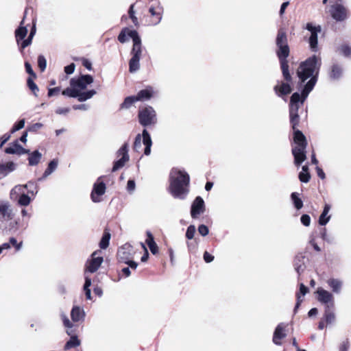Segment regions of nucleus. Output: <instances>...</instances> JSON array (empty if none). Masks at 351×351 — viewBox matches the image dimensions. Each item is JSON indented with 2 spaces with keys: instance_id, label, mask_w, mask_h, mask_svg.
I'll return each instance as SVG.
<instances>
[{
  "instance_id": "obj_1",
  "label": "nucleus",
  "mask_w": 351,
  "mask_h": 351,
  "mask_svg": "<svg viewBox=\"0 0 351 351\" xmlns=\"http://www.w3.org/2000/svg\"><path fill=\"white\" fill-rule=\"evenodd\" d=\"M321 65V58L313 55L302 62L297 70V75L301 83L310 78L304 86L301 95L298 93H294L291 97L290 101V120L294 131L293 141L295 144L292 149V154L294 156V163L298 166L306 158V147L307 145L304 135L301 131L296 130V125L299 122L298 111L300 105L303 104L310 92L313 89L317 81Z\"/></svg>"
},
{
  "instance_id": "obj_2",
  "label": "nucleus",
  "mask_w": 351,
  "mask_h": 351,
  "mask_svg": "<svg viewBox=\"0 0 351 351\" xmlns=\"http://www.w3.org/2000/svg\"><path fill=\"white\" fill-rule=\"evenodd\" d=\"M169 192L175 197L184 199L189 193L190 178L184 170L173 168L170 173Z\"/></svg>"
},
{
  "instance_id": "obj_3",
  "label": "nucleus",
  "mask_w": 351,
  "mask_h": 351,
  "mask_svg": "<svg viewBox=\"0 0 351 351\" xmlns=\"http://www.w3.org/2000/svg\"><path fill=\"white\" fill-rule=\"evenodd\" d=\"M276 45L278 47L277 54L280 61L283 76L287 81L289 82L291 80V77L289 72V65L286 60L289 54V48L287 44L286 33L282 29L278 31Z\"/></svg>"
},
{
  "instance_id": "obj_4",
  "label": "nucleus",
  "mask_w": 351,
  "mask_h": 351,
  "mask_svg": "<svg viewBox=\"0 0 351 351\" xmlns=\"http://www.w3.org/2000/svg\"><path fill=\"white\" fill-rule=\"evenodd\" d=\"M101 252L99 250L94 252L91 254L90 258L88 259L85 265V283L84 285V291L87 300L91 299L90 289L91 279L86 276L87 272L95 273L100 267L104 262V258L101 256H97Z\"/></svg>"
},
{
  "instance_id": "obj_5",
  "label": "nucleus",
  "mask_w": 351,
  "mask_h": 351,
  "mask_svg": "<svg viewBox=\"0 0 351 351\" xmlns=\"http://www.w3.org/2000/svg\"><path fill=\"white\" fill-rule=\"evenodd\" d=\"M62 95L70 97L77 98V100L80 102L85 101L92 98L97 92L95 90H90L88 91H80L75 86H71L66 88L62 91Z\"/></svg>"
},
{
  "instance_id": "obj_6",
  "label": "nucleus",
  "mask_w": 351,
  "mask_h": 351,
  "mask_svg": "<svg viewBox=\"0 0 351 351\" xmlns=\"http://www.w3.org/2000/svg\"><path fill=\"white\" fill-rule=\"evenodd\" d=\"M142 141L143 143L145 146L144 154L146 156H149L151 153V147L152 145V141L149 134L146 130H143L142 135H136L134 143V149L135 151L138 152L141 149Z\"/></svg>"
},
{
  "instance_id": "obj_7",
  "label": "nucleus",
  "mask_w": 351,
  "mask_h": 351,
  "mask_svg": "<svg viewBox=\"0 0 351 351\" xmlns=\"http://www.w3.org/2000/svg\"><path fill=\"white\" fill-rule=\"evenodd\" d=\"M319 302L324 305V308H333L335 306V298L333 293L322 287H318L315 292Z\"/></svg>"
},
{
  "instance_id": "obj_8",
  "label": "nucleus",
  "mask_w": 351,
  "mask_h": 351,
  "mask_svg": "<svg viewBox=\"0 0 351 351\" xmlns=\"http://www.w3.org/2000/svg\"><path fill=\"white\" fill-rule=\"evenodd\" d=\"M156 112L151 106H147L139 110L138 119L142 125L146 126L156 123Z\"/></svg>"
},
{
  "instance_id": "obj_9",
  "label": "nucleus",
  "mask_w": 351,
  "mask_h": 351,
  "mask_svg": "<svg viewBox=\"0 0 351 351\" xmlns=\"http://www.w3.org/2000/svg\"><path fill=\"white\" fill-rule=\"evenodd\" d=\"M128 143H124L121 147L117 152V157H121L118 160L114 162L112 167V171H116L122 168L125 164L129 160L130 156L128 154Z\"/></svg>"
},
{
  "instance_id": "obj_10",
  "label": "nucleus",
  "mask_w": 351,
  "mask_h": 351,
  "mask_svg": "<svg viewBox=\"0 0 351 351\" xmlns=\"http://www.w3.org/2000/svg\"><path fill=\"white\" fill-rule=\"evenodd\" d=\"M106 184L99 178L93 185V191L90 194L91 199L93 202L97 203L101 201V196L106 193Z\"/></svg>"
},
{
  "instance_id": "obj_11",
  "label": "nucleus",
  "mask_w": 351,
  "mask_h": 351,
  "mask_svg": "<svg viewBox=\"0 0 351 351\" xmlns=\"http://www.w3.org/2000/svg\"><path fill=\"white\" fill-rule=\"evenodd\" d=\"M306 29L310 32L311 35L308 38L310 48L313 51L317 50V34L321 32V27L319 25L315 26L312 23H308L306 25Z\"/></svg>"
},
{
  "instance_id": "obj_12",
  "label": "nucleus",
  "mask_w": 351,
  "mask_h": 351,
  "mask_svg": "<svg viewBox=\"0 0 351 351\" xmlns=\"http://www.w3.org/2000/svg\"><path fill=\"white\" fill-rule=\"evenodd\" d=\"M93 77L90 75H83L78 78H72L70 80V86H75L80 91L86 89L87 86L93 82Z\"/></svg>"
},
{
  "instance_id": "obj_13",
  "label": "nucleus",
  "mask_w": 351,
  "mask_h": 351,
  "mask_svg": "<svg viewBox=\"0 0 351 351\" xmlns=\"http://www.w3.org/2000/svg\"><path fill=\"white\" fill-rule=\"evenodd\" d=\"M330 13L333 19L337 21H342L347 18V10L341 4L336 3L330 9Z\"/></svg>"
},
{
  "instance_id": "obj_14",
  "label": "nucleus",
  "mask_w": 351,
  "mask_h": 351,
  "mask_svg": "<svg viewBox=\"0 0 351 351\" xmlns=\"http://www.w3.org/2000/svg\"><path fill=\"white\" fill-rule=\"evenodd\" d=\"M206 210L205 204L203 199L198 196L193 202L191 209V215L193 219L197 218L201 214H203Z\"/></svg>"
},
{
  "instance_id": "obj_15",
  "label": "nucleus",
  "mask_w": 351,
  "mask_h": 351,
  "mask_svg": "<svg viewBox=\"0 0 351 351\" xmlns=\"http://www.w3.org/2000/svg\"><path fill=\"white\" fill-rule=\"evenodd\" d=\"M128 36L133 40V47L131 51L132 56L141 57L142 53L141 40L136 31L128 32Z\"/></svg>"
},
{
  "instance_id": "obj_16",
  "label": "nucleus",
  "mask_w": 351,
  "mask_h": 351,
  "mask_svg": "<svg viewBox=\"0 0 351 351\" xmlns=\"http://www.w3.org/2000/svg\"><path fill=\"white\" fill-rule=\"evenodd\" d=\"M133 254L134 250L132 246L126 243L119 249L117 257L121 262H128V260L132 259Z\"/></svg>"
},
{
  "instance_id": "obj_17",
  "label": "nucleus",
  "mask_w": 351,
  "mask_h": 351,
  "mask_svg": "<svg viewBox=\"0 0 351 351\" xmlns=\"http://www.w3.org/2000/svg\"><path fill=\"white\" fill-rule=\"evenodd\" d=\"M12 211L8 202H0V220L8 221L12 218Z\"/></svg>"
},
{
  "instance_id": "obj_18",
  "label": "nucleus",
  "mask_w": 351,
  "mask_h": 351,
  "mask_svg": "<svg viewBox=\"0 0 351 351\" xmlns=\"http://www.w3.org/2000/svg\"><path fill=\"white\" fill-rule=\"evenodd\" d=\"M328 286L332 290V293L339 294L343 286V282L339 278H330L326 280Z\"/></svg>"
},
{
  "instance_id": "obj_19",
  "label": "nucleus",
  "mask_w": 351,
  "mask_h": 351,
  "mask_svg": "<svg viewBox=\"0 0 351 351\" xmlns=\"http://www.w3.org/2000/svg\"><path fill=\"white\" fill-rule=\"evenodd\" d=\"M285 328L283 324H278L276 328L273 337V342L276 345H281V340L286 337Z\"/></svg>"
},
{
  "instance_id": "obj_20",
  "label": "nucleus",
  "mask_w": 351,
  "mask_h": 351,
  "mask_svg": "<svg viewBox=\"0 0 351 351\" xmlns=\"http://www.w3.org/2000/svg\"><path fill=\"white\" fill-rule=\"evenodd\" d=\"M5 153L9 154L23 155L29 153L28 149H24L18 142H15L5 149Z\"/></svg>"
},
{
  "instance_id": "obj_21",
  "label": "nucleus",
  "mask_w": 351,
  "mask_h": 351,
  "mask_svg": "<svg viewBox=\"0 0 351 351\" xmlns=\"http://www.w3.org/2000/svg\"><path fill=\"white\" fill-rule=\"evenodd\" d=\"M30 183L24 185H17L14 186L10 192V197L12 199L16 200L21 195H23L25 193V189L29 186Z\"/></svg>"
},
{
  "instance_id": "obj_22",
  "label": "nucleus",
  "mask_w": 351,
  "mask_h": 351,
  "mask_svg": "<svg viewBox=\"0 0 351 351\" xmlns=\"http://www.w3.org/2000/svg\"><path fill=\"white\" fill-rule=\"evenodd\" d=\"M71 319L73 322H79L82 320L85 316V313L79 306H74L71 312Z\"/></svg>"
},
{
  "instance_id": "obj_23",
  "label": "nucleus",
  "mask_w": 351,
  "mask_h": 351,
  "mask_svg": "<svg viewBox=\"0 0 351 351\" xmlns=\"http://www.w3.org/2000/svg\"><path fill=\"white\" fill-rule=\"evenodd\" d=\"M274 90L278 96L286 95L291 92V88L287 83H282L280 85H276Z\"/></svg>"
},
{
  "instance_id": "obj_24",
  "label": "nucleus",
  "mask_w": 351,
  "mask_h": 351,
  "mask_svg": "<svg viewBox=\"0 0 351 351\" xmlns=\"http://www.w3.org/2000/svg\"><path fill=\"white\" fill-rule=\"evenodd\" d=\"M330 210V206L329 204H325L324 210L321 214L319 219V223L321 226L326 225L330 220V216L328 215V213Z\"/></svg>"
},
{
  "instance_id": "obj_25",
  "label": "nucleus",
  "mask_w": 351,
  "mask_h": 351,
  "mask_svg": "<svg viewBox=\"0 0 351 351\" xmlns=\"http://www.w3.org/2000/svg\"><path fill=\"white\" fill-rule=\"evenodd\" d=\"M147 239L146 240V243L148 245L151 252L154 254H157L158 248L157 244L154 241V237L150 232H147Z\"/></svg>"
},
{
  "instance_id": "obj_26",
  "label": "nucleus",
  "mask_w": 351,
  "mask_h": 351,
  "mask_svg": "<svg viewBox=\"0 0 351 351\" xmlns=\"http://www.w3.org/2000/svg\"><path fill=\"white\" fill-rule=\"evenodd\" d=\"M23 20L21 23V26L15 32L16 40L18 44H19L21 40H24L23 39L27 34V29L23 26Z\"/></svg>"
},
{
  "instance_id": "obj_27",
  "label": "nucleus",
  "mask_w": 351,
  "mask_h": 351,
  "mask_svg": "<svg viewBox=\"0 0 351 351\" xmlns=\"http://www.w3.org/2000/svg\"><path fill=\"white\" fill-rule=\"evenodd\" d=\"M154 94V90L152 87H148L146 89L141 90L136 96L138 101L149 99Z\"/></svg>"
},
{
  "instance_id": "obj_28",
  "label": "nucleus",
  "mask_w": 351,
  "mask_h": 351,
  "mask_svg": "<svg viewBox=\"0 0 351 351\" xmlns=\"http://www.w3.org/2000/svg\"><path fill=\"white\" fill-rule=\"evenodd\" d=\"M332 308H324V315L323 319L325 321L326 325L332 324L335 321V315L331 311Z\"/></svg>"
},
{
  "instance_id": "obj_29",
  "label": "nucleus",
  "mask_w": 351,
  "mask_h": 351,
  "mask_svg": "<svg viewBox=\"0 0 351 351\" xmlns=\"http://www.w3.org/2000/svg\"><path fill=\"white\" fill-rule=\"evenodd\" d=\"M42 158V154L38 151H34L29 154L28 158L29 165L31 166L36 165Z\"/></svg>"
},
{
  "instance_id": "obj_30",
  "label": "nucleus",
  "mask_w": 351,
  "mask_h": 351,
  "mask_svg": "<svg viewBox=\"0 0 351 351\" xmlns=\"http://www.w3.org/2000/svg\"><path fill=\"white\" fill-rule=\"evenodd\" d=\"M15 165L12 162L6 164L0 165V173L3 176H5L9 172L14 170Z\"/></svg>"
},
{
  "instance_id": "obj_31",
  "label": "nucleus",
  "mask_w": 351,
  "mask_h": 351,
  "mask_svg": "<svg viewBox=\"0 0 351 351\" xmlns=\"http://www.w3.org/2000/svg\"><path fill=\"white\" fill-rule=\"evenodd\" d=\"M36 34V25L34 24L28 38L22 41L21 49L23 50L32 43V38Z\"/></svg>"
},
{
  "instance_id": "obj_32",
  "label": "nucleus",
  "mask_w": 351,
  "mask_h": 351,
  "mask_svg": "<svg viewBox=\"0 0 351 351\" xmlns=\"http://www.w3.org/2000/svg\"><path fill=\"white\" fill-rule=\"evenodd\" d=\"M141 57L132 56L129 62L130 71L131 73L136 71L139 69V61Z\"/></svg>"
},
{
  "instance_id": "obj_33",
  "label": "nucleus",
  "mask_w": 351,
  "mask_h": 351,
  "mask_svg": "<svg viewBox=\"0 0 351 351\" xmlns=\"http://www.w3.org/2000/svg\"><path fill=\"white\" fill-rule=\"evenodd\" d=\"M342 74V69L340 66L335 64L332 66L331 72L330 73V78L333 80L339 79Z\"/></svg>"
},
{
  "instance_id": "obj_34",
  "label": "nucleus",
  "mask_w": 351,
  "mask_h": 351,
  "mask_svg": "<svg viewBox=\"0 0 351 351\" xmlns=\"http://www.w3.org/2000/svg\"><path fill=\"white\" fill-rule=\"evenodd\" d=\"M136 101H138V99L136 96H130L125 99L124 101L121 105V109L130 108Z\"/></svg>"
},
{
  "instance_id": "obj_35",
  "label": "nucleus",
  "mask_w": 351,
  "mask_h": 351,
  "mask_svg": "<svg viewBox=\"0 0 351 351\" xmlns=\"http://www.w3.org/2000/svg\"><path fill=\"white\" fill-rule=\"evenodd\" d=\"M58 160L56 159L51 160L49 163L48 167L47 168V169L45 170V171L43 174V177L46 178L48 176H49L51 173H52L56 169V168L58 167Z\"/></svg>"
},
{
  "instance_id": "obj_36",
  "label": "nucleus",
  "mask_w": 351,
  "mask_h": 351,
  "mask_svg": "<svg viewBox=\"0 0 351 351\" xmlns=\"http://www.w3.org/2000/svg\"><path fill=\"white\" fill-rule=\"evenodd\" d=\"M149 12L152 14V16L156 17L155 19H154L152 21V25H156L159 24L160 23V21H161V19H162V14H161V13L156 12L155 9L153 7H151L149 8Z\"/></svg>"
},
{
  "instance_id": "obj_37",
  "label": "nucleus",
  "mask_w": 351,
  "mask_h": 351,
  "mask_svg": "<svg viewBox=\"0 0 351 351\" xmlns=\"http://www.w3.org/2000/svg\"><path fill=\"white\" fill-rule=\"evenodd\" d=\"M308 292V288L304 286L303 284H301L300 286V293L297 295V304L295 306V308H298L300 303L302 302V299H301V296L300 294H302V296L306 294Z\"/></svg>"
},
{
  "instance_id": "obj_38",
  "label": "nucleus",
  "mask_w": 351,
  "mask_h": 351,
  "mask_svg": "<svg viewBox=\"0 0 351 351\" xmlns=\"http://www.w3.org/2000/svg\"><path fill=\"white\" fill-rule=\"evenodd\" d=\"M80 344V341L76 337H71L69 341H68L65 345L66 349H70L78 346Z\"/></svg>"
},
{
  "instance_id": "obj_39",
  "label": "nucleus",
  "mask_w": 351,
  "mask_h": 351,
  "mask_svg": "<svg viewBox=\"0 0 351 351\" xmlns=\"http://www.w3.org/2000/svg\"><path fill=\"white\" fill-rule=\"evenodd\" d=\"M110 239V234L109 233H105L101 238L99 243V246L101 249H106L108 245Z\"/></svg>"
},
{
  "instance_id": "obj_40",
  "label": "nucleus",
  "mask_w": 351,
  "mask_h": 351,
  "mask_svg": "<svg viewBox=\"0 0 351 351\" xmlns=\"http://www.w3.org/2000/svg\"><path fill=\"white\" fill-rule=\"evenodd\" d=\"M291 199L293 202L294 206L297 209H300L303 206V202L300 197H298L296 193L291 194Z\"/></svg>"
},
{
  "instance_id": "obj_41",
  "label": "nucleus",
  "mask_w": 351,
  "mask_h": 351,
  "mask_svg": "<svg viewBox=\"0 0 351 351\" xmlns=\"http://www.w3.org/2000/svg\"><path fill=\"white\" fill-rule=\"evenodd\" d=\"M134 30H131L128 28H125L121 31L120 34L118 36V40L120 43H124L127 40V36H128V32H134Z\"/></svg>"
},
{
  "instance_id": "obj_42",
  "label": "nucleus",
  "mask_w": 351,
  "mask_h": 351,
  "mask_svg": "<svg viewBox=\"0 0 351 351\" xmlns=\"http://www.w3.org/2000/svg\"><path fill=\"white\" fill-rule=\"evenodd\" d=\"M30 202V197L25 195V193L18 198V202L21 206H27L29 204Z\"/></svg>"
},
{
  "instance_id": "obj_43",
  "label": "nucleus",
  "mask_w": 351,
  "mask_h": 351,
  "mask_svg": "<svg viewBox=\"0 0 351 351\" xmlns=\"http://www.w3.org/2000/svg\"><path fill=\"white\" fill-rule=\"evenodd\" d=\"M340 53L345 57H351V47L348 45H342L339 49Z\"/></svg>"
},
{
  "instance_id": "obj_44",
  "label": "nucleus",
  "mask_w": 351,
  "mask_h": 351,
  "mask_svg": "<svg viewBox=\"0 0 351 351\" xmlns=\"http://www.w3.org/2000/svg\"><path fill=\"white\" fill-rule=\"evenodd\" d=\"M38 65L42 71H45L47 66V60L43 56H39L38 58Z\"/></svg>"
},
{
  "instance_id": "obj_45",
  "label": "nucleus",
  "mask_w": 351,
  "mask_h": 351,
  "mask_svg": "<svg viewBox=\"0 0 351 351\" xmlns=\"http://www.w3.org/2000/svg\"><path fill=\"white\" fill-rule=\"evenodd\" d=\"M195 233V227L193 225H191L187 228L186 237L188 239H192L194 237Z\"/></svg>"
},
{
  "instance_id": "obj_46",
  "label": "nucleus",
  "mask_w": 351,
  "mask_h": 351,
  "mask_svg": "<svg viewBox=\"0 0 351 351\" xmlns=\"http://www.w3.org/2000/svg\"><path fill=\"white\" fill-rule=\"evenodd\" d=\"M27 84L29 89L34 93V94L37 95L36 93L38 91V88L31 78H28Z\"/></svg>"
},
{
  "instance_id": "obj_47",
  "label": "nucleus",
  "mask_w": 351,
  "mask_h": 351,
  "mask_svg": "<svg viewBox=\"0 0 351 351\" xmlns=\"http://www.w3.org/2000/svg\"><path fill=\"white\" fill-rule=\"evenodd\" d=\"M25 119L20 120L17 123H16L13 126V128L11 130V132L14 133V132L23 128L24 125H25Z\"/></svg>"
},
{
  "instance_id": "obj_48",
  "label": "nucleus",
  "mask_w": 351,
  "mask_h": 351,
  "mask_svg": "<svg viewBox=\"0 0 351 351\" xmlns=\"http://www.w3.org/2000/svg\"><path fill=\"white\" fill-rule=\"evenodd\" d=\"M129 15L134 24L137 26L138 25V21L137 17L134 15V5H131L129 10Z\"/></svg>"
},
{
  "instance_id": "obj_49",
  "label": "nucleus",
  "mask_w": 351,
  "mask_h": 351,
  "mask_svg": "<svg viewBox=\"0 0 351 351\" xmlns=\"http://www.w3.org/2000/svg\"><path fill=\"white\" fill-rule=\"evenodd\" d=\"M43 127V124L41 123H36L29 126L27 130L32 132H36Z\"/></svg>"
},
{
  "instance_id": "obj_50",
  "label": "nucleus",
  "mask_w": 351,
  "mask_h": 351,
  "mask_svg": "<svg viewBox=\"0 0 351 351\" xmlns=\"http://www.w3.org/2000/svg\"><path fill=\"white\" fill-rule=\"evenodd\" d=\"M311 176L308 172H300L299 173V179L302 182H308L310 180Z\"/></svg>"
},
{
  "instance_id": "obj_51",
  "label": "nucleus",
  "mask_w": 351,
  "mask_h": 351,
  "mask_svg": "<svg viewBox=\"0 0 351 351\" xmlns=\"http://www.w3.org/2000/svg\"><path fill=\"white\" fill-rule=\"evenodd\" d=\"M70 112L69 107H59L56 110V113L59 115L66 114Z\"/></svg>"
},
{
  "instance_id": "obj_52",
  "label": "nucleus",
  "mask_w": 351,
  "mask_h": 351,
  "mask_svg": "<svg viewBox=\"0 0 351 351\" xmlns=\"http://www.w3.org/2000/svg\"><path fill=\"white\" fill-rule=\"evenodd\" d=\"M198 232L202 236L205 237L209 232L208 228L205 225H200L198 227Z\"/></svg>"
},
{
  "instance_id": "obj_53",
  "label": "nucleus",
  "mask_w": 351,
  "mask_h": 351,
  "mask_svg": "<svg viewBox=\"0 0 351 351\" xmlns=\"http://www.w3.org/2000/svg\"><path fill=\"white\" fill-rule=\"evenodd\" d=\"M61 318L63 321L64 325L66 327H67L69 328H72L73 325H72L71 322L69 321V318L66 317V315L64 313L61 314Z\"/></svg>"
},
{
  "instance_id": "obj_54",
  "label": "nucleus",
  "mask_w": 351,
  "mask_h": 351,
  "mask_svg": "<svg viewBox=\"0 0 351 351\" xmlns=\"http://www.w3.org/2000/svg\"><path fill=\"white\" fill-rule=\"evenodd\" d=\"M302 223L305 226H308L311 223V218L308 215H303L300 218Z\"/></svg>"
},
{
  "instance_id": "obj_55",
  "label": "nucleus",
  "mask_w": 351,
  "mask_h": 351,
  "mask_svg": "<svg viewBox=\"0 0 351 351\" xmlns=\"http://www.w3.org/2000/svg\"><path fill=\"white\" fill-rule=\"evenodd\" d=\"M350 343L348 340L342 341L339 346V351H348Z\"/></svg>"
},
{
  "instance_id": "obj_56",
  "label": "nucleus",
  "mask_w": 351,
  "mask_h": 351,
  "mask_svg": "<svg viewBox=\"0 0 351 351\" xmlns=\"http://www.w3.org/2000/svg\"><path fill=\"white\" fill-rule=\"evenodd\" d=\"M75 69V64L71 63V64L64 67V72L68 75H71L74 72Z\"/></svg>"
},
{
  "instance_id": "obj_57",
  "label": "nucleus",
  "mask_w": 351,
  "mask_h": 351,
  "mask_svg": "<svg viewBox=\"0 0 351 351\" xmlns=\"http://www.w3.org/2000/svg\"><path fill=\"white\" fill-rule=\"evenodd\" d=\"M60 91V87H56V88H49V91H48V96L49 97H53L54 95H58Z\"/></svg>"
},
{
  "instance_id": "obj_58",
  "label": "nucleus",
  "mask_w": 351,
  "mask_h": 351,
  "mask_svg": "<svg viewBox=\"0 0 351 351\" xmlns=\"http://www.w3.org/2000/svg\"><path fill=\"white\" fill-rule=\"evenodd\" d=\"M204 260L206 263H211L214 260V256L208 252L204 253Z\"/></svg>"
},
{
  "instance_id": "obj_59",
  "label": "nucleus",
  "mask_w": 351,
  "mask_h": 351,
  "mask_svg": "<svg viewBox=\"0 0 351 351\" xmlns=\"http://www.w3.org/2000/svg\"><path fill=\"white\" fill-rule=\"evenodd\" d=\"M10 243L16 247V250H19L22 246V242L17 243L16 240L14 238H10Z\"/></svg>"
},
{
  "instance_id": "obj_60",
  "label": "nucleus",
  "mask_w": 351,
  "mask_h": 351,
  "mask_svg": "<svg viewBox=\"0 0 351 351\" xmlns=\"http://www.w3.org/2000/svg\"><path fill=\"white\" fill-rule=\"evenodd\" d=\"M88 108V106L86 104L75 105L73 106V109L80 110H87Z\"/></svg>"
},
{
  "instance_id": "obj_61",
  "label": "nucleus",
  "mask_w": 351,
  "mask_h": 351,
  "mask_svg": "<svg viewBox=\"0 0 351 351\" xmlns=\"http://www.w3.org/2000/svg\"><path fill=\"white\" fill-rule=\"evenodd\" d=\"M135 189V182L134 180H128L127 184V189L128 191L132 192Z\"/></svg>"
},
{
  "instance_id": "obj_62",
  "label": "nucleus",
  "mask_w": 351,
  "mask_h": 351,
  "mask_svg": "<svg viewBox=\"0 0 351 351\" xmlns=\"http://www.w3.org/2000/svg\"><path fill=\"white\" fill-rule=\"evenodd\" d=\"M25 69H26V71L31 75H33L34 77H36V75L35 73H34L32 69V66L30 65L29 63L28 62H25Z\"/></svg>"
},
{
  "instance_id": "obj_63",
  "label": "nucleus",
  "mask_w": 351,
  "mask_h": 351,
  "mask_svg": "<svg viewBox=\"0 0 351 351\" xmlns=\"http://www.w3.org/2000/svg\"><path fill=\"white\" fill-rule=\"evenodd\" d=\"M82 64L87 69H88L90 71L92 69V64L89 60H88L86 59L83 60Z\"/></svg>"
},
{
  "instance_id": "obj_64",
  "label": "nucleus",
  "mask_w": 351,
  "mask_h": 351,
  "mask_svg": "<svg viewBox=\"0 0 351 351\" xmlns=\"http://www.w3.org/2000/svg\"><path fill=\"white\" fill-rule=\"evenodd\" d=\"M316 170H317V176L321 178V179H324L325 178V173L323 171V170L319 168V167H316Z\"/></svg>"
}]
</instances>
